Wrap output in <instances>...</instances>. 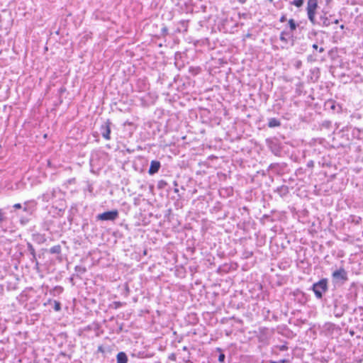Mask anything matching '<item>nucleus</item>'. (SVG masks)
Instances as JSON below:
<instances>
[{
    "instance_id": "4be33fe9",
    "label": "nucleus",
    "mask_w": 363,
    "mask_h": 363,
    "mask_svg": "<svg viewBox=\"0 0 363 363\" xmlns=\"http://www.w3.org/2000/svg\"><path fill=\"white\" fill-rule=\"evenodd\" d=\"M270 2H272V0H269Z\"/></svg>"
},
{
    "instance_id": "20e7f679",
    "label": "nucleus",
    "mask_w": 363,
    "mask_h": 363,
    "mask_svg": "<svg viewBox=\"0 0 363 363\" xmlns=\"http://www.w3.org/2000/svg\"><path fill=\"white\" fill-rule=\"evenodd\" d=\"M333 277L335 279L345 281L347 279V273L345 269H340L333 273Z\"/></svg>"
},
{
    "instance_id": "39448f33",
    "label": "nucleus",
    "mask_w": 363,
    "mask_h": 363,
    "mask_svg": "<svg viewBox=\"0 0 363 363\" xmlns=\"http://www.w3.org/2000/svg\"><path fill=\"white\" fill-rule=\"evenodd\" d=\"M101 129L103 130L102 135L103 137L106 139H110V133H111V129L109 123L107 122L104 125L101 126Z\"/></svg>"
},
{
    "instance_id": "1a4fd4ad",
    "label": "nucleus",
    "mask_w": 363,
    "mask_h": 363,
    "mask_svg": "<svg viewBox=\"0 0 363 363\" xmlns=\"http://www.w3.org/2000/svg\"><path fill=\"white\" fill-rule=\"evenodd\" d=\"M304 1L303 0H294L291 2V4L297 6L301 7L303 6Z\"/></svg>"
},
{
    "instance_id": "a211bd4d",
    "label": "nucleus",
    "mask_w": 363,
    "mask_h": 363,
    "mask_svg": "<svg viewBox=\"0 0 363 363\" xmlns=\"http://www.w3.org/2000/svg\"><path fill=\"white\" fill-rule=\"evenodd\" d=\"M238 1L243 4L246 1V0H238Z\"/></svg>"
},
{
    "instance_id": "6e6552de",
    "label": "nucleus",
    "mask_w": 363,
    "mask_h": 363,
    "mask_svg": "<svg viewBox=\"0 0 363 363\" xmlns=\"http://www.w3.org/2000/svg\"><path fill=\"white\" fill-rule=\"evenodd\" d=\"M279 121L275 118H271L269 121V126L271 128L277 127L279 126Z\"/></svg>"
},
{
    "instance_id": "aec40b11",
    "label": "nucleus",
    "mask_w": 363,
    "mask_h": 363,
    "mask_svg": "<svg viewBox=\"0 0 363 363\" xmlns=\"http://www.w3.org/2000/svg\"><path fill=\"white\" fill-rule=\"evenodd\" d=\"M335 23H336V24L338 23V20H335Z\"/></svg>"
},
{
    "instance_id": "ddd939ff",
    "label": "nucleus",
    "mask_w": 363,
    "mask_h": 363,
    "mask_svg": "<svg viewBox=\"0 0 363 363\" xmlns=\"http://www.w3.org/2000/svg\"><path fill=\"white\" fill-rule=\"evenodd\" d=\"M13 207L15 208H17V209L21 208V203H16V204H14Z\"/></svg>"
},
{
    "instance_id": "412c9836",
    "label": "nucleus",
    "mask_w": 363,
    "mask_h": 363,
    "mask_svg": "<svg viewBox=\"0 0 363 363\" xmlns=\"http://www.w3.org/2000/svg\"><path fill=\"white\" fill-rule=\"evenodd\" d=\"M27 210H28V209H27V208H26V207L23 208V211H27Z\"/></svg>"
},
{
    "instance_id": "4468645a",
    "label": "nucleus",
    "mask_w": 363,
    "mask_h": 363,
    "mask_svg": "<svg viewBox=\"0 0 363 363\" xmlns=\"http://www.w3.org/2000/svg\"><path fill=\"white\" fill-rule=\"evenodd\" d=\"M323 24L326 26H329V22L328 21V19L325 18L324 21H323Z\"/></svg>"
},
{
    "instance_id": "423d86ee",
    "label": "nucleus",
    "mask_w": 363,
    "mask_h": 363,
    "mask_svg": "<svg viewBox=\"0 0 363 363\" xmlns=\"http://www.w3.org/2000/svg\"><path fill=\"white\" fill-rule=\"evenodd\" d=\"M160 167V164L157 161H152L150 167L149 169V173L153 174L158 172Z\"/></svg>"
},
{
    "instance_id": "9d476101",
    "label": "nucleus",
    "mask_w": 363,
    "mask_h": 363,
    "mask_svg": "<svg viewBox=\"0 0 363 363\" xmlns=\"http://www.w3.org/2000/svg\"><path fill=\"white\" fill-rule=\"evenodd\" d=\"M289 26H290V28H291L292 30H296V25L295 21H294L293 19H290V20L289 21Z\"/></svg>"
},
{
    "instance_id": "6ab92c4d",
    "label": "nucleus",
    "mask_w": 363,
    "mask_h": 363,
    "mask_svg": "<svg viewBox=\"0 0 363 363\" xmlns=\"http://www.w3.org/2000/svg\"><path fill=\"white\" fill-rule=\"evenodd\" d=\"M319 51H320V52H323V51H324V49H323V48H320V50H319Z\"/></svg>"
},
{
    "instance_id": "f3484780",
    "label": "nucleus",
    "mask_w": 363,
    "mask_h": 363,
    "mask_svg": "<svg viewBox=\"0 0 363 363\" xmlns=\"http://www.w3.org/2000/svg\"><path fill=\"white\" fill-rule=\"evenodd\" d=\"M2 213H1V211L0 210V221L2 220Z\"/></svg>"
},
{
    "instance_id": "7ed1b4c3",
    "label": "nucleus",
    "mask_w": 363,
    "mask_h": 363,
    "mask_svg": "<svg viewBox=\"0 0 363 363\" xmlns=\"http://www.w3.org/2000/svg\"><path fill=\"white\" fill-rule=\"evenodd\" d=\"M117 211H106L99 214L97 218L101 220H114L118 217Z\"/></svg>"
},
{
    "instance_id": "9b49d317",
    "label": "nucleus",
    "mask_w": 363,
    "mask_h": 363,
    "mask_svg": "<svg viewBox=\"0 0 363 363\" xmlns=\"http://www.w3.org/2000/svg\"><path fill=\"white\" fill-rule=\"evenodd\" d=\"M60 251V246H55L50 249L52 253H59Z\"/></svg>"
},
{
    "instance_id": "f8f14e48",
    "label": "nucleus",
    "mask_w": 363,
    "mask_h": 363,
    "mask_svg": "<svg viewBox=\"0 0 363 363\" xmlns=\"http://www.w3.org/2000/svg\"><path fill=\"white\" fill-rule=\"evenodd\" d=\"M224 359H225V355H224V354H220V356H219V357H218V360H219L220 362H223V361L224 360Z\"/></svg>"
},
{
    "instance_id": "0eeeda50",
    "label": "nucleus",
    "mask_w": 363,
    "mask_h": 363,
    "mask_svg": "<svg viewBox=\"0 0 363 363\" xmlns=\"http://www.w3.org/2000/svg\"><path fill=\"white\" fill-rule=\"evenodd\" d=\"M117 363H127L128 357L125 352H121L117 354Z\"/></svg>"
},
{
    "instance_id": "2eb2a0df",
    "label": "nucleus",
    "mask_w": 363,
    "mask_h": 363,
    "mask_svg": "<svg viewBox=\"0 0 363 363\" xmlns=\"http://www.w3.org/2000/svg\"><path fill=\"white\" fill-rule=\"evenodd\" d=\"M55 310L58 311L60 310V305L59 303H57L56 306H55Z\"/></svg>"
},
{
    "instance_id": "f03ea898",
    "label": "nucleus",
    "mask_w": 363,
    "mask_h": 363,
    "mask_svg": "<svg viewBox=\"0 0 363 363\" xmlns=\"http://www.w3.org/2000/svg\"><path fill=\"white\" fill-rule=\"evenodd\" d=\"M327 283L325 280H321L313 285V291L318 298H321L323 293L326 291Z\"/></svg>"
},
{
    "instance_id": "dca6fc26",
    "label": "nucleus",
    "mask_w": 363,
    "mask_h": 363,
    "mask_svg": "<svg viewBox=\"0 0 363 363\" xmlns=\"http://www.w3.org/2000/svg\"><path fill=\"white\" fill-rule=\"evenodd\" d=\"M313 48L314 49L317 50V49L318 48V45L314 44V45H313Z\"/></svg>"
},
{
    "instance_id": "f257e3e1",
    "label": "nucleus",
    "mask_w": 363,
    "mask_h": 363,
    "mask_svg": "<svg viewBox=\"0 0 363 363\" xmlns=\"http://www.w3.org/2000/svg\"><path fill=\"white\" fill-rule=\"evenodd\" d=\"M318 8V0H308L307 3V13L312 24L315 23V13Z\"/></svg>"
}]
</instances>
